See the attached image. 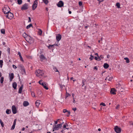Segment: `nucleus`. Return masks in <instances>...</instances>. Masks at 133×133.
I'll return each mask as SVG.
<instances>
[{
  "mask_svg": "<svg viewBox=\"0 0 133 133\" xmlns=\"http://www.w3.org/2000/svg\"><path fill=\"white\" fill-rule=\"evenodd\" d=\"M36 76L39 78H41L44 76V73L43 70L38 69L35 72Z\"/></svg>",
  "mask_w": 133,
  "mask_h": 133,
  "instance_id": "f257e3e1",
  "label": "nucleus"
},
{
  "mask_svg": "<svg viewBox=\"0 0 133 133\" xmlns=\"http://www.w3.org/2000/svg\"><path fill=\"white\" fill-rule=\"evenodd\" d=\"M38 83L45 89L46 90L48 89V83L46 82H44L42 80H41L39 81Z\"/></svg>",
  "mask_w": 133,
  "mask_h": 133,
  "instance_id": "f03ea898",
  "label": "nucleus"
},
{
  "mask_svg": "<svg viewBox=\"0 0 133 133\" xmlns=\"http://www.w3.org/2000/svg\"><path fill=\"white\" fill-rule=\"evenodd\" d=\"M2 10L4 13L5 14H7L10 11L9 8L8 6L4 7L3 9Z\"/></svg>",
  "mask_w": 133,
  "mask_h": 133,
  "instance_id": "7ed1b4c3",
  "label": "nucleus"
},
{
  "mask_svg": "<svg viewBox=\"0 0 133 133\" xmlns=\"http://www.w3.org/2000/svg\"><path fill=\"white\" fill-rule=\"evenodd\" d=\"M6 14H7V15H6V17L8 18L11 19L14 16L13 14L11 12H10V11Z\"/></svg>",
  "mask_w": 133,
  "mask_h": 133,
  "instance_id": "20e7f679",
  "label": "nucleus"
},
{
  "mask_svg": "<svg viewBox=\"0 0 133 133\" xmlns=\"http://www.w3.org/2000/svg\"><path fill=\"white\" fill-rule=\"evenodd\" d=\"M62 126V124H58L55 126L53 128L54 131L57 130H58Z\"/></svg>",
  "mask_w": 133,
  "mask_h": 133,
  "instance_id": "39448f33",
  "label": "nucleus"
},
{
  "mask_svg": "<svg viewBox=\"0 0 133 133\" xmlns=\"http://www.w3.org/2000/svg\"><path fill=\"white\" fill-rule=\"evenodd\" d=\"M28 8V5L26 3L23 5L21 7V9L22 10H25L27 9Z\"/></svg>",
  "mask_w": 133,
  "mask_h": 133,
  "instance_id": "423d86ee",
  "label": "nucleus"
},
{
  "mask_svg": "<svg viewBox=\"0 0 133 133\" xmlns=\"http://www.w3.org/2000/svg\"><path fill=\"white\" fill-rule=\"evenodd\" d=\"M26 40L27 42L29 43H32L33 42L32 38V37L29 36L27 38H26Z\"/></svg>",
  "mask_w": 133,
  "mask_h": 133,
  "instance_id": "0eeeda50",
  "label": "nucleus"
},
{
  "mask_svg": "<svg viewBox=\"0 0 133 133\" xmlns=\"http://www.w3.org/2000/svg\"><path fill=\"white\" fill-rule=\"evenodd\" d=\"M38 3L37 0H35L34 2V4L32 5V10H34L36 8L37 6Z\"/></svg>",
  "mask_w": 133,
  "mask_h": 133,
  "instance_id": "6e6552de",
  "label": "nucleus"
},
{
  "mask_svg": "<svg viewBox=\"0 0 133 133\" xmlns=\"http://www.w3.org/2000/svg\"><path fill=\"white\" fill-rule=\"evenodd\" d=\"M12 113L14 114H16L17 112V110L16 107L13 105L12 106Z\"/></svg>",
  "mask_w": 133,
  "mask_h": 133,
  "instance_id": "1a4fd4ad",
  "label": "nucleus"
},
{
  "mask_svg": "<svg viewBox=\"0 0 133 133\" xmlns=\"http://www.w3.org/2000/svg\"><path fill=\"white\" fill-rule=\"evenodd\" d=\"M61 36L60 34H57L56 35V38L57 42H59L61 39Z\"/></svg>",
  "mask_w": 133,
  "mask_h": 133,
  "instance_id": "9d476101",
  "label": "nucleus"
},
{
  "mask_svg": "<svg viewBox=\"0 0 133 133\" xmlns=\"http://www.w3.org/2000/svg\"><path fill=\"white\" fill-rule=\"evenodd\" d=\"M115 131L117 133H119L121 131V129L118 128L117 126L115 127L114 128Z\"/></svg>",
  "mask_w": 133,
  "mask_h": 133,
  "instance_id": "9b49d317",
  "label": "nucleus"
},
{
  "mask_svg": "<svg viewBox=\"0 0 133 133\" xmlns=\"http://www.w3.org/2000/svg\"><path fill=\"white\" fill-rule=\"evenodd\" d=\"M64 3L62 1H60L57 4L58 7H61L63 6Z\"/></svg>",
  "mask_w": 133,
  "mask_h": 133,
  "instance_id": "f8f14e48",
  "label": "nucleus"
},
{
  "mask_svg": "<svg viewBox=\"0 0 133 133\" xmlns=\"http://www.w3.org/2000/svg\"><path fill=\"white\" fill-rule=\"evenodd\" d=\"M9 77L10 79V81L11 82L12 80L14 78V74L13 73L9 74Z\"/></svg>",
  "mask_w": 133,
  "mask_h": 133,
  "instance_id": "ddd939ff",
  "label": "nucleus"
},
{
  "mask_svg": "<svg viewBox=\"0 0 133 133\" xmlns=\"http://www.w3.org/2000/svg\"><path fill=\"white\" fill-rule=\"evenodd\" d=\"M41 103V101L39 100H37L35 102V104L37 107H38Z\"/></svg>",
  "mask_w": 133,
  "mask_h": 133,
  "instance_id": "4468645a",
  "label": "nucleus"
},
{
  "mask_svg": "<svg viewBox=\"0 0 133 133\" xmlns=\"http://www.w3.org/2000/svg\"><path fill=\"white\" fill-rule=\"evenodd\" d=\"M16 119L14 121L13 125H12V127L11 129V130H14V129L15 127V126L16 125Z\"/></svg>",
  "mask_w": 133,
  "mask_h": 133,
  "instance_id": "2eb2a0df",
  "label": "nucleus"
},
{
  "mask_svg": "<svg viewBox=\"0 0 133 133\" xmlns=\"http://www.w3.org/2000/svg\"><path fill=\"white\" fill-rule=\"evenodd\" d=\"M116 90L114 88H113L111 89L110 92L111 94L114 95L116 94Z\"/></svg>",
  "mask_w": 133,
  "mask_h": 133,
  "instance_id": "dca6fc26",
  "label": "nucleus"
},
{
  "mask_svg": "<svg viewBox=\"0 0 133 133\" xmlns=\"http://www.w3.org/2000/svg\"><path fill=\"white\" fill-rule=\"evenodd\" d=\"M23 85H22L19 88V90L18 91V93L20 94H21L22 92V90L23 88Z\"/></svg>",
  "mask_w": 133,
  "mask_h": 133,
  "instance_id": "f3484780",
  "label": "nucleus"
},
{
  "mask_svg": "<svg viewBox=\"0 0 133 133\" xmlns=\"http://www.w3.org/2000/svg\"><path fill=\"white\" fill-rule=\"evenodd\" d=\"M18 54L19 55V57L20 59L22 61H23V58L21 56V53L19 52H18Z\"/></svg>",
  "mask_w": 133,
  "mask_h": 133,
  "instance_id": "a211bd4d",
  "label": "nucleus"
},
{
  "mask_svg": "<svg viewBox=\"0 0 133 133\" xmlns=\"http://www.w3.org/2000/svg\"><path fill=\"white\" fill-rule=\"evenodd\" d=\"M17 84L15 82L12 84V87L15 89H16Z\"/></svg>",
  "mask_w": 133,
  "mask_h": 133,
  "instance_id": "6ab92c4d",
  "label": "nucleus"
},
{
  "mask_svg": "<svg viewBox=\"0 0 133 133\" xmlns=\"http://www.w3.org/2000/svg\"><path fill=\"white\" fill-rule=\"evenodd\" d=\"M29 103L28 102L26 101H25L24 102L23 104L24 106H26L29 105Z\"/></svg>",
  "mask_w": 133,
  "mask_h": 133,
  "instance_id": "aec40b11",
  "label": "nucleus"
},
{
  "mask_svg": "<svg viewBox=\"0 0 133 133\" xmlns=\"http://www.w3.org/2000/svg\"><path fill=\"white\" fill-rule=\"evenodd\" d=\"M112 79V77H109V76H108L106 77L105 80H108L109 81H111Z\"/></svg>",
  "mask_w": 133,
  "mask_h": 133,
  "instance_id": "412c9836",
  "label": "nucleus"
},
{
  "mask_svg": "<svg viewBox=\"0 0 133 133\" xmlns=\"http://www.w3.org/2000/svg\"><path fill=\"white\" fill-rule=\"evenodd\" d=\"M103 66L105 68L107 69L109 67V65L108 64L105 63L104 64Z\"/></svg>",
  "mask_w": 133,
  "mask_h": 133,
  "instance_id": "4be33fe9",
  "label": "nucleus"
},
{
  "mask_svg": "<svg viewBox=\"0 0 133 133\" xmlns=\"http://www.w3.org/2000/svg\"><path fill=\"white\" fill-rule=\"evenodd\" d=\"M11 112V111L10 109H7L6 111V113L8 114H9Z\"/></svg>",
  "mask_w": 133,
  "mask_h": 133,
  "instance_id": "5701e85b",
  "label": "nucleus"
},
{
  "mask_svg": "<svg viewBox=\"0 0 133 133\" xmlns=\"http://www.w3.org/2000/svg\"><path fill=\"white\" fill-rule=\"evenodd\" d=\"M40 58L41 60L42 61L43 59H45V57L44 56V55H41L40 56Z\"/></svg>",
  "mask_w": 133,
  "mask_h": 133,
  "instance_id": "b1692460",
  "label": "nucleus"
},
{
  "mask_svg": "<svg viewBox=\"0 0 133 133\" xmlns=\"http://www.w3.org/2000/svg\"><path fill=\"white\" fill-rule=\"evenodd\" d=\"M68 112L69 115L70 114V111H68L66 109H64L63 110V112L64 113H65L66 112Z\"/></svg>",
  "mask_w": 133,
  "mask_h": 133,
  "instance_id": "393cba45",
  "label": "nucleus"
},
{
  "mask_svg": "<svg viewBox=\"0 0 133 133\" xmlns=\"http://www.w3.org/2000/svg\"><path fill=\"white\" fill-rule=\"evenodd\" d=\"M23 37L25 38L26 39V38H27V37L29 35H27L25 33H24L23 34Z\"/></svg>",
  "mask_w": 133,
  "mask_h": 133,
  "instance_id": "a878e982",
  "label": "nucleus"
},
{
  "mask_svg": "<svg viewBox=\"0 0 133 133\" xmlns=\"http://www.w3.org/2000/svg\"><path fill=\"white\" fill-rule=\"evenodd\" d=\"M43 2L45 4H47L49 3V1L48 0H42Z\"/></svg>",
  "mask_w": 133,
  "mask_h": 133,
  "instance_id": "bb28decb",
  "label": "nucleus"
},
{
  "mask_svg": "<svg viewBox=\"0 0 133 133\" xmlns=\"http://www.w3.org/2000/svg\"><path fill=\"white\" fill-rule=\"evenodd\" d=\"M38 34L39 35H41L42 34V31L41 29H38Z\"/></svg>",
  "mask_w": 133,
  "mask_h": 133,
  "instance_id": "cd10ccee",
  "label": "nucleus"
},
{
  "mask_svg": "<svg viewBox=\"0 0 133 133\" xmlns=\"http://www.w3.org/2000/svg\"><path fill=\"white\" fill-rule=\"evenodd\" d=\"M21 70V72L22 74H25V71L24 68L23 69Z\"/></svg>",
  "mask_w": 133,
  "mask_h": 133,
  "instance_id": "c85d7f7f",
  "label": "nucleus"
},
{
  "mask_svg": "<svg viewBox=\"0 0 133 133\" xmlns=\"http://www.w3.org/2000/svg\"><path fill=\"white\" fill-rule=\"evenodd\" d=\"M124 59L126 60V62L127 63H128L129 62V60L128 58L125 57L124 58Z\"/></svg>",
  "mask_w": 133,
  "mask_h": 133,
  "instance_id": "c756f323",
  "label": "nucleus"
},
{
  "mask_svg": "<svg viewBox=\"0 0 133 133\" xmlns=\"http://www.w3.org/2000/svg\"><path fill=\"white\" fill-rule=\"evenodd\" d=\"M22 2V0H17L18 4L19 5L21 4Z\"/></svg>",
  "mask_w": 133,
  "mask_h": 133,
  "instance_id": "7c9ffc66",
  "label": "nucleus"
},
{
  "mask_svg": "<svg viewBox=\"0 0 133 133\" xmlns=\"http://www.w3.org/2000/svg\"><path fill=\"white\" fill-rule=\"evenodd\" d=\"M53 69L55 71L57 72H59L58 71L56 67L55 66H54L53 68Z\"/></svg>",
  "mask_w": 133,
  "mask_h": 133,
  "instance_id": "2f4dec72",
  "label": "nucleus"
},
{
  "mask_svg": "<svg viewBox=\"0 0 133 133\" xmlns=\"http://www.w3.org/2000/svg\"><path fill=\"white\" fill-rule=\"evenodd\" d=\"M3 61L2 60H0V66L2 68L3 65Z\"/></svg>",
  "mask_w": 133,
  "mask_h": 133,
  "instance_id": "473e14b6",
  "label": "nucleus"
},
{
  "mask_svg": "<svg viewBox=\"0 0 133 133\" xmlns=\"http://www.w3.org/2000/svg\"><path fill=\"white\" fill-rule=\"evenodd\" d=\"M116 5L117 6L118 8H120V3H116Z\"/></svg>",
  "mask_w": 133,
  "mask_h": 133,
  "instance_id": "72a5a7b5",
  "label": "nucleus"
},
{
  "mask_svg": "<svg viewBox=\"0 0 133 133\" xmlns=\"http://www.w3.org/2000/svg\"><path fill=\"white\" fill-rule=\"evenodd\" d=\"M32 26V24H30L26 26V28L27 29H28L29 28L31 27Z\"/></svg>",
  "mask_w": 133,
  "mask_h": 133,
  "instance_id": "f704fd0d",
  "label": "nucleus"
},
{
  "mask_svg": "<svg viewBox=\"0 0 133 133\" xmlns=\"http://www.w3.org/2000/svg\"><path fill=\"white\" fill-rule=\"evenodd\" d=\"M71 96L68 93L66 92L65 98H67L68 97L70 96Z\"/></svg>",
  "mask_w": 133,
  "mask_h": 133,
  "instance_id": "c9c22d12",
  "label": "nucleus"
},
{
  "mask_svg": "<svg viewBox=\"0 0 133 133\" xmlns=\"http://www.w3.org/2000/svg\"><path fill=\"white\" fill-rule=\"evenodd\" d=\"M121 87V86L120 85H117L116 86V88L118 89V90Z\"/></svg>",
  "mask_w": 133,
  "mask_h": 133,
  "instance_id": "e433bc0d",
  "label": "nucleus"
},
{
  "mask_svg": "<svg viewBox=\"0 0 133 133\" xmlns=\"http://www.w3.org/2000/svg\"><path fill=\"white\" fill-rule=\"evenodd\" d=\"M1 32L2 34H4L5 33V30L4 29H2L1 30Z\"/></svg>",
  "mask_w": 133,
  "mask_h": 133,
  "instance_id": "4c0bfd02",
  "label": "nucleus"
},
{
  "mask_svg": "<svg viewBox=\"0 0 133 133\" xmlns=\"http://www.w3.org/2000/svg\"><path fill=\"white\" fill-rule=\"evenodd\" d=\"M1 83H2L4 81V77H1Z\"/></svg>",
  "mask_w": 133,
  "mask_h": 133,
  "instance_id": "58836bf2",
  "label": "nucleus"
},
{
  "mask_svg": "<svg viewBox=\"0 0 133 133\" xmlns=\"http://www.w3.org/2000/svg\"><path fill=\"white\" fill-rule=\"evenodd\" d=\"M0 123L2 126V127H3L4 126V124L3 122H2V120L1 119H0Z\"/></svg>",
  "mask_w": 133,
  "mask_h": 133,
  "instance_id": "ea45409f",
  "label": "nucleus"
},
{
  "mask_svg": "<svg viewBox=\"0 0 133 133\" xmlns=\"http://www.w3.org/2000/svg\"><path fill=\"white\" fill-rule=\"evenodd\" d=\"M124 90V89L122 88L121 87L118 90L119 92H123V91Z\"/></svg>",
  "mask_w": 133,
  "mask_h": 133,
  "instance_id": "a19ab883",
  "label": "nucleus"
},
{
  "mask_svg": "<svg viewBox=\"0 0 133 133\" xmlns=\"http://www.w3.org/2000/svg\"><path fill=\"white\" fill-rule=\"evenodd\" d=\"M31 93L32 96L33 97H35V95L34 92H33L31 91Z\"/></svg>",
  "mask_w": 133,
  "mask_h": 133,
  "instance_id": "79ce46f5",
  "label": "nucleus"
},
{
  "mask_svg": "<svg viewBox=\"0 0 133 133\" xmlns=\"http://www.w3.org/2000/svg\"><path fill=\"white\" fill-rule=\"evenodd\" d=\"M19 67L21 70H22V69H23L24 68L23 66L22 65H20L19 66Z\"/></svg>",
  "mask_w": 133,
  "mask_h": 133,
  "instance_id": "37998d69",
  "label": "nucleus"
},
{
  "mask_svg": "<svg viewBox=\"0 0 133 133\" xmlns=\"http://www.w3.org/2000/svg\"><path fill=\"white\" fill-rule=\"evenodd\" d=\"M54 44L52 45H49L48 47L49 48L51 49V48L52 47V46H54Z\"/></svg>",
  "mask_w": 133,
  "mask_h": 133,
  "instance_id": "c03bdc74",
  "label": "nucleus"
},
{
  "mask_svg": "<svg viewBox=\"0 0 133 133\" xmlns=\"http://www.w3.org/2000/svg\"><path fill=\"white\" fill-rule=\"evenodd\" d=\"M90 56L91 57L89 59L91 61L93 59L94 57L92 55H90Z\"/></svg>",
  "mask_w": 133,
  "mask_h": 133,
  "instance_id": "a18cd8bd",
  "label": "nucleus"
},
{
  "mask_svg": "<svg viewBox=\"0 0 133 133\" xmlns=\"http://www.w3.org/2000/svg\"><path fill=\"white\" fill-rule=\"evenodd\" d=\"M100 105H102L103 106H105V104L104 103H103V102H102L101 103H100Z\"/></svg>",
  "mask_w": 133,
  "mask_h": 133,
  "instance_id": "49530a36",
  "label": "nucleus"
},
{
  "mask_svg": "<svg viewBox=\"0 0 133 133\" xmlns=\"http://www.w3.org/2000/svg\"><path fill=\"white\" fill-rule=\"evenodd\" d=\"M7 51L8 52L9 54L10 53V49L9 48H7Z\"/></svg>",
  "mask_w": 133,
  "mask_h": 133,
  "instance_id": "de8ad7c7",
  "label": "nucleus"
},
{
  "mask_svg": "<svg viewBox=\"0 0 133 133\" xmlns=\"http://www.w3.org/2000/svg\"><path fill=\"white\" fill-rule=\"evenodd\" d=\"M79 5L80 6H81L82 5V3L81 2H79Z\"/></svg>",
  "mask_w": 133,
  "mask_h": 133,
  "instance_id": "09e8293b",
  "label": "nucleus"
},
{
  "mask_svg": "<svg viewBox=\"0 0 133 133\" xmlns=\"http://www.w3.org/2000/svg\"><path fill=\"white\" fill-rule=\"evenodd\" d=\"M86 80H83L82 81V83L83 84V85H84V83L85 82Z\"/></svg>",
  "mask_w": 133,
  "mask_h": 133,
  "instance_id": "8fccbe9b",
  "label": "nucleus"
},
{
  "mask_svg": "<svg viewBox=\"0 0 133 133\" xmlns=\"http://www.w3.org/2000/svg\"><path fill=\"white\" fill-rule=\"evenodd\" d=\"M66 125H68L67 124H65L63 126V128H66Z\"/></svg>",
  "mask_w": 133,
  "mask_h": 133,
  "instance_id": "3c124183",
  "label": "nucleus"
},
{
  "mask_svg": "<svg viewBox=\"0 0 133 133\" xmlns=\"http://www.w3.org/2000/svg\"><path fill=\"white\" fill-rule=\"evenodd\" d=\"M12 66L13 68L14 69H16L17 68V67L16 66L14 65H12Z\"/></svg>",
  "mask_w": 133,
  "mask_h": 133,
  "instance_id": "603ef678",
  "label": "nucleus"
},
{
  "mask_svg": "<svg viewBox=\"0 0 133 133\" xmlns=\"http://www.w3.org/2000/svg\"><path fill=\"white\" fill-rule=\"evenodd\" d=\"M98 60H98V61H100V60H101V58H100L99 56H98Z\"/></svg>",
  "mask_w": 133,
  "mask_h": 133,
  "instance_id": "864d4df0",
  "label": "nucleus"
},
{
  "mask_svg": "<svg viewBox=\"0 0 133 133\" xmlns=\"http://www.w3.org/2000/svg\"><path fill=\"white\" fill-rule=\"evenodd\" d=\"M28 18H29V21H28V22H31V18L30 17H28Z\"/></svg>",
  "mask_w": 133,
  "mask_h": 133,
  "instance_id": "5fc2aeb1",
  "label": "nucleus"
},
{
  "mask_svg": "<svg viewBox=\"0 0 133 133\" xmlns=\"http://www.w3.org/2000/svg\"><path fill=\"white\" fill-rule=\"evenodd\" d=\"M72 109L74 111H76V110H77V109H76V108H73Z\"/></svg>",
  "mask_w": 133,
  "mask_h": 133,
  "instance_id": "6e6d98bb",
  "label": "nucleus"
},
{
  "mask_svg": "<svg viewBox=\"0 0 133 133\" xmlns=\"http://www.w3.org/2000/svg\"><path fill=\"white\" fill-rule=\"evenodd\" d=\"M94 69H96V70L98 69V68L97 66H95Z\"/></svg>",
  "mask_w": 133,
  "mask_h": 133,
  "instance_id": "4d7b16f0",
  "label": "nucleus"
},
{
  "mask_svg": "<svg viewBox=\"0 0 133 133\" xmlns=\"http://www.w3.org/2000/svg\"><path fill=\"white\" fill-rule=\"evenodd\" d=\"M101 59H102L103 58V56L102 55H100V56L99 57Z\"/></svg>",
  "mask_w": 133,
  "mask_h": 133,
  "instance_id": "13d9d810",
  "label": "nucleus"
},
{
  "mask_svg": "<svg viewBox=\"0 0 133 133\" xmlns=\"http://www.w3.org/2000/svg\"><path fill=\"white\" fill-rule=\"evenodd\" d=\"M59 119H58L57 121H56L55 122V124H56L57 123H58V121L59 120Z\"/></svg>",
  "mask_w": 133,
  "mask_h": 133,
  "instance_id": "bf43d9fd",
  "label": "nucleus"
},
{
  "mask_svg": "<svg viewBox=\"0 0 133 133\" xmlns=\"http://www.w3.org/2000/svg\"><path fill=\"white\" fill-rule=\"evenodd\" d=\"M72 97H73V99H74V96H75V94H72Z\"/></svg>",
  "mask_w": 133,
  "mask_h": 133,
  "instance_id": "052dcab7",
  "label": "nucleus"
},
{
  "mask_svg": "<svg viewBox=\"0 0 133 133\" xmlns=\"http://www.w3.org/2000/svg\"><path fill=\"white\" fill-rule=\"evenodd\" d=\"M99 2V3L103 1L104 0H97Z\"/></svg>",
  "mask_w": 133,
  "mask_h": 133,
  "instance_id": "680f3d73",
  "label": "nucleus"
},
{
  "mask_svg": "<svg viewBox=\"0 0 133 133\" xmlns=\"http://www.w3.org/2000/svg\"><path fill=\"white\" fill-rule=\"evenodd\" d=\"M95 59L96 60H98V58L97 57H95Z\"/></svg>",
  "mask_w": 133,
  "mask_h": 133,
  "instance_id": "e2e57ef3",
  "label": "nucleus"
},
{
  "mask_svg": "<svg viewBox=\"0 0 133 133\" xmlns=\"http://www.w3.org/2000/svg\"><path fill=\"white\" fill-rule=\"evenodd\" d=\"M63 85H61V84L60 85V87H61V88H63Z\"/></svg>",
  "mask_w": 133,
  "mask_h": 133,
  "instance_id": "0e129e2a",
  "label": "nucleus"
},
{
  "mask_svg": "<svg viewBox=\"0 0 133 133\" xmlns=\"http://www.w3.org/2000/svg\"><path fill=\"white\" fill-rule=\"evenodd\" d=\"M119 105H118L116 107V109H118V108H119Z\"/></svg>",
  "mask_w": 133,
  "mask_h": 133,
  "instance_id": "69168bd1",
  "label": "nucleus"
},
{
  "mask_svg": "<svg viewBox=\"0 0 133 133\" xmlns=\"http://www.w3.org/2000/svg\"><path fill=\"white\" fill-rule=\"evenodd\" d=\"M25 130V128L24 127L22 129V131H24Z\"/></svg>",
  "mask_w": 133,
  "mask_h": 133,
  "instance_id": "338daca9",
  "label": "nucleus"
},
{
  "mask_svg": "<svg viewBox=\"0 0 133 133\" xmlns=\"http://www.w3.org/2000/svg\"><path fill=\"white\" fill-rule=\"evenodd\" d=\"M73 102L74 103H75V101L74 98V99H73Z\"/></svg>",
  "mask_w": 133,
  "mask_h": 133,
  "instance_id": "774afa93",
  "label": "nucleus"
}]
</instances>
